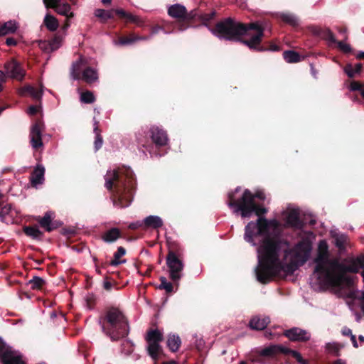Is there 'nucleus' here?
Segmentation results:
<instances>
[{
	"instance_id": "obj_55",
	"label": "nucleus",
	"mask_w": 364,
	"mask_h": 364,
	"mask_svg": "<svg viewBox=\"0 0 364 364\" xmlns=\"http://www.w3.org/2000/svg\"><path fill=\"white\" fill-rule=\"evenodd\" d=\"M6 43L9 46H15L16 44V41L13 38H8L6 40Z\"/></svg>"
},
{
	"instance_id": "obj_48",
	"label": "nucleus",
	"mask_w": 364,
	"mask_h": 364,
	"mask_svg": "<svg viewBox=\"0 0 364 364\" xmlns=\"http://www.w3.org/2000/svg\"><path fill=\"white\" fill-rule=\"evenodd\" d=\"M364 87V84L360 83L356 81H353L350 85V90L352 91H359L360 92L363 87Z\"/></svg>"
},
{
	"instance_id": "obj_19",
	"label": "nucleus",
	"mask_w": 364,
	"mask_h": 364,
	"mask_svg": "<svg viewBox=\"0 0 364 364\" xmlns=\"http://www.w3.org/2000/svg\"><path fill=\"white\" fill-rule=\"evenodd\" d=\"M151 138L157 146H164L168 142L166 133L158 127H152L150 129Z\"/></svg>"
},
{
	"instance_id": "obj_37",
	"label": "nucleus",
	"mask_w": 364,
	"mask_h": 364,
	"mask_svg": "<svg viewBox=\"0 0 364 364\" xmlns=\"http://www.w3.org/2000/svg\"><path fill=\"white\" fill-rule=\"evenodd\" d=\"M280 18L283 21L292 26H296L299 24V19L293 14H282L280 15Z\"/></svg>"
},
{
	"instance_id": "obj_42",
	"label": "nucleus",
	"mask_w": 364,
	"mask_h": 364,
	"mask_svg": "<svg viewBox=\"0 0 364 364\" xmlns=\"http://www.w3.org/2000/svg\"><path fill=\"white\" fill-rule=\"evenodd\" d=\"M97 17L107 20L113 17L112 11H106L104 9H97L95 12Z\"/></svg>"
},
{
	"instance_id": "obj_60",
	"label": "nucleus",
	"mask_w": 364,
	"mask_h": 364,
	"mask_svg": "<svg viewBox=\"0 0 364 364\" xmlns=\"http://www.w3.org/2000/svg\"><path fill=\"white\" fill-rule=\"evenodd\" d=\"M350 340L352 341V344H353V347L357 348L358 347V343H357V341H356L355 336L353 335V334L351 335Z\"/></svg>"
},
{
	"instance_id": "obj_7",
	"label": "nucleus",
	"mask_w": 364,
	"mask_h": 364,
	"mask_svg": "<svg viewBox=\"0 0 364 364\" xmlns=\"http://www.w3.org/2000/svg\"><path fill=\"white\" fill-rule=\"evenodd\" d=\"M87 61L82 58L73 64L70 75L73 79H82L87 83H92L98 80L97 69L87 66Z\"/></svg>"
},
{
	"instance_id": "obj_12",
	"label": "nucleus",
	"mask_w": 364,
	"mask_h": 364,
	"mask_svg": "<svg viewBox=\"0 0 364 364\" xmlns=\"http://www.w3.org/2000/svg\"><path fill=\"white\" fill-rule=\"evenodd\" d=\"M138 236L129 235L121 231V229H108L102 236V240L107 243H112L117 241L119 238H122L128 242H132L138 239Z\"/></svg>"
},
{
	"instance_id": "obj_9",
	"label": "nucleus",
	"mask_w": 364,
	"mask_h": 364,
	"mask_svg": "<svg viewBox=\"0 0 364 364\" xmlns=\"http://www.w3.org/2000/svg\"><path fill=\"white\" fill-rule=\"evenodd\" d=\"M312 250L311 243L309 241L300 242L294 250H289L285 248L284 252L285 256L291 254V259L299 267L303 266L309 259Z\"/></svg>"
},
{
	"instance_id": "obj_63",
	"label": "nucleus",
	"mask_w": 364,
	"mask_h": 364,
	"mask_svg": "<svg viewBox=\"0 0 364 364\" xmlns=\"http://www.w3.org/2000/svg\"><path fill=\"white\" fill-rule=\"evenodd\" d=\"M215 13L214 11H213V12H211V14L210 15H208V17H205L204 19L208 21V20L211 19L215 16Z\"/></svg>"
},
{
	"instance_id": "obj_18",
	"label": "nucleus",
	"mask_w": 364,
	"mask_h": 364,
	"mask_svg": "<svg viewBox=\"0 0 364 364\" xmlns=\"http://www.w3.org/2000/svg\"><path fill=\"white\" fill-rule=\"evenodd\" d=\"M0 359L2 364H26L22 356L16 354L11 348L4 352Z\"/></svg>"
},
{
	"instance_id": "obj_64",
	"label": "nucleus",
	"mask_w": 364,
	"mask_h": 364,
	"mask_svg": "<svg viewBox=\"0 0 364 364\" xmlns=\"http://www.w3.org/2000/svg\"><path fill=\"white\" fill-rule=\"evenodd\" d=\"M357 58H364V52H360L358 54Z\"/></svg>"
},
{
	"instance_id": "obj_57",
	"label": "nucleus",
	"mask_w": 364,
	"mask_h": 364,
	"mask_svg": "<svg viewBox=\"0 0 364 364\" xmlns=\"http://www.w3.org/2000/svg\"><path fill=\"white\" fill-rule=\"evenodd\" d=\"M264 336L268 339H272L274 338V334L270 330H266L264 332Z\"/></svg>"
},
{
	"instance_id": "obj_35",
	"label": "nucleus",
	"mask_w": 364,
	"mask_h": 364,
	"mask_svg": "<svg viewBox=\"0 0 364 364\" xmlns=\"http://www.w3.org/2000/svg\"><path fill=\"white\" fill-rule=\"evenodd\" d=\"M94 132L95 134V148L97 151L102 146L103 141L98 128V122L95 119L94 120Z\"/></svg>"
},
{
	"instance_id": "obj_8",
	"label": "nucleus",
	"mask_w": 364,
	"mask_h": 364,
	"mask_svg": "<svg viewBox=\"0 0 364 364\" xmlns=\"http://www.w3.org/2000/svg\"><path fill=\"white\" fill-rule=\"evenodd\" d=\"M145 340L148 343V354L154 360H157L162 353L160 343L164 340L163 333L158 329L150 328L147 331Z\"/></svg>"
},
{
	"instance_id": "obj_28",
	"label": "nucleus",
	"mask_w": 364,
	"mask_h": 364,
	"mask_svg": "<svg viewBox=\"0 0 364 364\" xmlns=\"http://www.w3.org/2000/svg\"><path fill=\"white\" fill-rule=\"evenodd\" d=\"M167 346L172 352H176L181 344V338L176 335H169L167 339Z\"/></svg>"
},
{
	"instance_id": "obj_52",
	"label": "nucleus",
	"mask_w": 364,
	"mask_h": 364,
	"mask_svg": "<svg viewBox=\"0 0 364 364\" xmlns=\"http://www.w3.org/2000/svg\"><path fill=\"white\" fill-rule=\"evenodd\" d=\"M39 46H40V48L45 52H48V53L52 52L50 50L49 43L48 41H42L40 43Z\"/></svg>"
},
{
	"instance_id": "obj_33",
	"label": "nucleus",
	"mask_w": 364,
	"mask_h": 364,
	"mask_svg": "<svg viewBox=\"0 0 364 364\" xmlns=\"http://www.w3.org/2000/svg\"><path fill=\"white\" fill-rule=\"evenodd\" d=\"M283 57L289 63H297L301 60V57L299 53L293 50L284 51Z\"/></svg>"
},
{
	"instance_id": "obj_47",
	"label": "nucleus",
	"mask_w": 364,
	"mask_h": 364,
	"mask_svg": "<svg viewBox=\"0 0 364 364\" xmlns=\"http://www.w3.org/2000/svg\"><path fill=\"white\" fill-rule=\"evenodd\" d=\"M338 48L344 53H348L351 51V48L349 44L344 41H338L337 42Z\"/></svg>"
},
{
	"instance_id": "obj_30",
	"label": "nucleus",
	"mask_w": 364,
	"mask_h": 364,
	"mask_svg": "<svg viewBox=\"0 0 364 364\" xmlns=\"http://www.w3.org/2000/svg\"><path fill=\"white\" fill-rule=\"evenodd\" d=\"M28 284H31V288L32 290H43L45 287L46 282V281L38 276H33V278L28 281Z\"/></svg>"
},
{
	"instance_id": "obj_44",
	"label": "nucleus",
	"mask_w": 364,
	"mask_h": 364,
	"mask_svg": "<svg viewBox=\"0 0 364 364\" xmlns=\"http://www.w3.org/2000/svg\"><path fill=\"white\" fill-rule=\"evenodd\" d=\"M9 214H12V207L11 205L7 204L4 205L0 212V218L1 220H4L6 219V216Z\"/></svg>"
},
{
	"instance_id": "obj_16",
	"label": "nucleus",
	"mask_w": 364,
	"mask_h": 364,
	"mask_svg": "<svg viewBox=\"0 0 364 364\" xmlns=\"http://www.w3.org/2000/svg\"><path fill=\"white\" fill-rule=\"evenodd\" d=\"M42 125L40 123L33 124L30 132L31 144L35 149L43 146Z\"/></svg>"
},
{
	"instance_id": "obj_59",
	"label": "nucleus",
	"mask_w": 364,
	"mask_h": 364,
	"mask_svg": "<svg viewBox=\"0 0 364 364\" xmlns=\"http://www.w3.org/2000/svg\"><path fill=\"white\" fill-rule=\"evenodd\" d=\"M342 333L344 336H351V335H353L352 331L350 328H343V331H342Z\"/></svg>"
},
{
	"instance_id": "obj_31",
	"label": "nucleus",
	"mask_w": 364,
	"mask_h": 364,
	"mask_svg": "<svg viewBox=\"0 0 364 364\" xmlns=\"http://www.w3.org/2000/svg\"><path fill=\"white\" fill-rule=\"evenodd\" d=\"M333 238L334 244L338 248L340 252L344 251L348 242V237L343 234H336L333 235Z\"/></svg>"
},
{
	"instance_id": "obj_56",
	"label": "nucleus",
	"mask_w": 364,
	"mask_h": 364,
	"mask_svg": "<svg viewBox=\"0 0 364 364\" xmlns=\"http://www.w3.org/2000/svg\"><path fill=\"white\" fill-rule=\"evenodd\" d=\"M70 18H66V20L64 23V25L62 27V29L65 32L68 28L70 26V21H69Z\"/></svg>"
},
{
	"instance_id": "obj_24",
	"label": "nucleus",
	"mask_w": 364,
	"mask_h": 364,
	"mask_svg": "<svg viewBox=\"0 0 364 364\" xmlns=\"http://www.w3.org/2000/svg\"><path fill=\"white\" fill-rule=\"evenodd\" d=\"M16 234L21 236L23 234L33 240H41L43 232L40 229H22L18 230Z\"/></svg>"
},
{
	"instance_id": "obj_29",
	"label": "nucleus",
	"mask_w": 364,
	"mask_h": 364,
	"mask_svg": "<svg viewBox=\"0 0 364 364\" xmlns=\"http://www.w3.org/2000/svg\"><path fill=\"white\" fill-rule=\"evenodd\" d=\"M344 347L343 344L338 343H328L326 344V351L333 356L339 357L341 350Z\"/></svg>"
},
{
	"instance_id": "obj_17",
	"label": "nucleus",
	"mask_w": 364,
	"mask_h": 364,
	"mask_svg": "<svg viewBox=\"0 0 364 364\" xmlns=\"http://www.w3.org/2000/svg\"><path fill=\"white\" fill-rule=\"evenodd\" d=\"M46 7L54 9L58 14L64 16L67 18H71L74 16V13L71 11V6L69 4H60V1H56L55 3L48 1V6Z\"/></svg>"
},
{
	"instance_id": "obj_20",
	"label": "nucleus",
	"mask_w": 364,
	"mask_h": 364,
	"mask_svg": "<svg viewBox=\"0 0 364 364\" xmlns=\"http://www.w3.org/2000/svg\"><path fill=\"white\" fill-rule=\"evenodd\" d=\"M269 323L270 318L268 316L261 317L255 316L250 319L249 326L251 329L262 331L264 330Z\"/></svg>"
},
{
	"instance_id": "obj_43",
	"label": "nucleus",
	"mask_w": 364,
	"mask_h": 364,
	"mask_svg": "<svg viewBox=\"0 0 364 364\" xmlns=\"http://www.w3.org/2000/svg\"><path fill=\"white\" fill-rule=\"evenodd\" d=\"M49 43L50 50L54 51L60 48L62 43V38L55 36L51 41H48Z\"/></svg>"
},
{
	"instance_id": "obj_15",
	"label": "nucleus",
	"mask_w": 364,
	"mask_h": 364,
	"mask_svg": "<svg viewBox=\"0 0 364 364\" xmlns=\"http://www.w3.org/2000/svg\"><path fill=\"white\" fill-rule=\"evenodd\" d=\"M162 219L156 215H149L143 221H136L131 223L128 228H141L145 225L146 228H161L163 226Z\"/></svg>"
},
{
	"instance_id": "obj_54",
	"label": "nucleus",
	"mask_w": 364,
	"mask_h": 364,
	"mask_svg": "<svg viewBox=\"0 0 364 364\" xmlns=\"http://www.w3.org/2000/svg\"><path fill=\"white\" fill-rule=\"evenodd\" d=\"M6 76H7V75H6V72L4 73V71L0 70V84L1 85H2V83L6 82Z\"/></svg>"
},
{
	"instance_id": "obj_36",
	"label": "nucleus",
	"mask_w": 364,
	"mask_h": 364,
	"mask_svg": "<svg viewBox=\"0 0 364 364\" xmlns=\"http://www.w3.org/2000/svg\"><path fill=\"white\" fill-rule=\"evenodd\" d=\"M149 37H141L134 34L129 37L122 38L119 41V45H128L140 40H148Z\"/></svg>"
},
{
	"instance_id": "obj_49",
	"label": "nucleus",
	"mask_w": 364,
	"mask_h": 364,
	"mask_svg": "<svg viewBox=\"0 0 364 364\" xmlns=\"http://www.w3.org/2000/svg\"><path fill=\"white\" fill-rule=\"evenodd\" d=\"M11 348L7 346L6 343L3 341L1 338H0V358H1V355L4 352L9 350Z\"/></svg>"
},
{
	"instance_id": "obj_58",
	"label": "nucleus",
	"mask_w": 364,
	"mask_h": 364,
	"mask_svg": "<svg viewBox=\"0 0 364 364\" xmlns=\"http://www.w3.org/2000/svg\"><path fill=\"white\" fill-rule=\"evenodd\" d=\"M338 31L341 33V34H343V38L345 39H347L348 36H347V28H338Z\"/></svg>"
},
{
	"instance_id": "obj_38",
	"label": "nucleus",
	"mask_w": 364,
	"mask_h": 364,
	"mask_svg": "<svg viewBox=\"0 0 364 364\" xmlns=\"http://www.w3.org/2000/svg\"><path fill=\"white\" fill-rule=\"evenodd\" d=\"M53 213L48 211L46 213L43 218H38V221L42 228H49L52 219L53 218Z\"/></svg>"
},
{
	"instance_id": "obj_23",
	"label": "nucleus",
	"mask_w": 364,
	"mask_h": 364,
	"mask_svg": "<svg viewBox=\"0 0 364 364\" xmlns=\"http://www.w3.org/2000/svg\"><path fill=\"white\" fill-rule=\"evenodd\" d=\"M168 14L176 18H183L186 16V8L180 4L171 6L168 10Z\"/></svg>"
},
{
	"instance_id": "obj_13",
	"label": "nucleus",
	"mask_w": 364,
	"mask_h": 364,
	"mask_svg": "<svg viewBox=\"0 0 364 364\" xmlns=\"http://www.w3.org/2000/svg\"><path fill=\"white\" fill-rule=\"evenodd\" d=\"M301 214L299 209L289 206L282 212V215L287 225L292 228H300Z\"/></svg>"
},
{
	"instance_id": "obj_46",
	"label": "nucleus",
	"mask_w": 364,
	"mask_h": 364,
	"mask_svg": "<svg viewBox=\"0 0 364 364\" xmlns=\"http://www.w3.org/2000/svg\"><path fill=\"white\" fill-rule=\"evenodd\" d=\"M77 229H60V234L68 239L77 233Z\"/></svg>"
},
{
	"instance_id": "obj_21",
	"label": "nucleus",
	"mask_w": 364,
	"mask_h": 364,
	"mask_svg": "<svg viewBox=\"0 0 364 364\" xmlns=\"http://www.w3.org/2000/svg\"><path fill=\"white\" fill-rule=\"evenodd\" d=\"M45 168L42 165H37L31 176V183L33 186L37 187L44 181Z\"/></svg>"
},
{
	"instance_id": "obj_26",
	"label": "nucleus",
	"mask_w": 364,
	"mask_h": 364,
	"mask_svg": "<svg viewBox=\"0 0 364 364\" xmlns=\"http://www.w3.org/2000/svg\"><path fill=\"white\" fill-rule=\"evenodd\" d=\"M126 255V250L123 247H119L114 253L113 259L109 262V264L113 267L118 266L120 264L126 262V259H120L122 257Z\"/></svg>"
},
{
	"instance_id": "obj_27",
	"label": "nucleus",
	"mask_w": 364,
	"mask_h": 364,
	"mask_svg": "<svg viewBox=\"0 0 364 364\" xmlns=\"http://www.w3.org/2000/svg\"><path fill=\"white\" fill-rule=\"evenodd\" d=\"M43 23L47 29L50 31H55L59 26L58 19L49 14L45 16Z\"/></svg>"
},
{
	"instance_id": "obj_6",
	"label": "nucleus",
	"mask_w": 364,
	"mask_h": 364,
	"mask_svg": "<svg viewBox=\"0 0 364 364\" xmlns=\"http://www.w3.org/2000/svg\"><path fill=\"white\" fill-rule=\"evenodd\" d=\"M281 354L291 355L300 364H309L307 360L302 358L300 353L282 345H270L261 349L255 358V361L260 364H270L271 360L277 359Z\"/></svg>"
},
{
	"instance_id": "obj_53",
	"label": "nucleus",
	"mask_w": 364,
	"mask_h": 364,
	"mask_svg": "<svg viewBox=\"0 0 364 364\" xmlns=\"http://www.w3.org/2000/svg\"><path fill=\"white\" fill-rule=\"evenodd\" d=\"M326 38L328 41H330L331 43H337L333 33L331 31H328L327 35H326Z\"/></svg>"
},
{
	"instance_id": "obj_50",
	"label": "nucleus",
	"mask_w": 364,
	"mask_h": 364,
	"mask_svg": "<svg viewBox=\"0 0 364 364\" xmlns=\"http://www.w3.org/2000/svg\"><path fill=\"white\" fill-rule=\"evenodd\" d=\"M103 287L107 291H110L112 287V284L109 277H106L103 282Z\"/></svg>"
},
{
	"instance_id": "obj_51",
	"label": "nucleus",
	"mask_w": 364,
	"mask_h": 364,
	"mask_svg": "<svg viewBox=\"0 0 364 364\" xmlns=\"http://www.w3.org/2000/svg\"><path fill=\"white\" fill-rule=\"evenodd\" d=\"M40 106L31 105L28 107L27 113L30 115H34L40 110Z\"/></svg>"
},
{
	"instance_id": "obj_14",
	"label": "nucleus",
	"mask_w": 364,
	"mask_h": 364,
	"mask_svg": "<svg viewBox=\"0 0 364 364\" xmlns=\"http://www.w3.org/2000/svg\"><path fill=\"white\" fill-rule=\"evenodd\" d=\"M283 335L291 341L306 342L310 340L311 334L306 330L298 327H293L284 331Z\"/></svg>"
},
{
	"instance_id": "obj_4",
	"label": "nucleus",
	"mask_w": 364,
	"mask_h": 364,
	"mask_svg": "<svg viewBox=\"0 0 364 364\" xmlns=\"http://www.w3.org/2000/svg\"><path fill=\"white\" fill-rule=\"evenodd\" d=\"M125 181L120 178V173L115 169L108 170L105 176V187L108 190L115 188L114 204L119 208H125L131 204L133 191L135 188V180L129 169L126 170Z\"/></svg>"
},
{
	"instance_id": "obj_5",
	"label": "nucleus",
	"mask_w": 364,
	"mask_h": 364,
	"mask_svg": "<svg viewBox=\"0 0 364 364\" xmlns=\"http://www.w3.org/2000/svg\"><path fill=\"white\" fill-rule=\"evenodd\" d=\"M98 323L102 332L112 341H119L129 334L128 319L119 308H107L99 317Z\"/></svg>"
},
{
	"instance_id": "obj_2",
	"label": "nucleus",
	"mask_w": 364,
	"mask_h": 364,
	"mask_svg": "<svg viewBox=\"0 0 364 364\" xmlns=\"http://www.w3.org/2000/svg\"><path fill=\"white\" fill-rule=\"evenodd\" d=\"M210 31L218 38L230 41H242L250 49L263 50L260 43L264 35V25L262 22L244 24L227 18L218 23L215 28Z\"/></svg>"
},
{
	"instance_id": "obj_34",
	"label": "nucleus",
	"mask_w": 364,
	"mask_h": 364,
	"mask_svg": "<svg viewBox=\"0 0 364 364\" xmlns=\"http://www.w3.org/2000/svg\"><path fill=\"white\" fill-rule=\"evenodd\" d=\"M362 67V64L360 63H358L355 66H353L351 64H348L345 67L344 72L349 77H353L355 74L360 73Z\"/></svg>"
},
{
	"instance_id": "obj_32",
	"label": "nucleus",
	"mask_w": 364,
	"mask_h": 364,
	"mask_svg": "<svg viewBox=\"0 0 364 364\" xmlns=\"http://www.w3.org/2000/svg\"><path fill=\"white\" fill-rule=\"evenodd\" d=\"M316 217L311 213H301L300 219V228L307 225H314L316 224Z\"/></svg>"
},
{
	"instance_id": "obj_40",
	"label": "nucleus",
	"mask_w": 364,
	"mask_h": 364,
	"mask_svg": "<svg viewBox=\"0 0 364 364\" xmlns=\"http://www.w3.org/2000/svg\"><path fill=\"white\" fill-rule=\"evenodd\" d=\"M80 100L85 103H92L95 101V97L92 92L85 91L81 93Z\"/></svg>"
},
{
	"instance_id": "obj_41",
	"label": "nucleus",
	"mask_w": 364,
	"mask_h": 364,
	"mask_svg": "<svg viewBox=\"0 0 364 364\" xmlns=\"http://www.w3.org/2000/svg\"><path fill=\"white\" fill-rule=\"evenodd\" d=\"M114 12L119 15L121 18L127 19V21L136 22V17L133 16L131 14H128L125 12L123 9H116L114 10Z\"/></svg>"
},
{
	"instance_id": "obj_62",
	"label": "nucleus",
	"mask_w": 364,
	"mask_h": 364,
	"mask_svg": "<svg viewBox=\"0 0 364 364\" xmlns=\"http://www.w3.org/2000/svg\"><path fill=\"white\" fill-rule=\"evenodd\" d=\"M160 29H161L160 27H156V28H153L152 31H151V36L156 34V33H158V31Z\"/></svg>"
},
{
	"instance_id": "obj_61",
	"label": "nucleus",
	"mask_w": 364,
	"mask_h": 364,
	"mask_svg": "<svg viewBox=\"0 0 364 364\" xmlns=\"http://www.w3.org/2000/svg\"><path fill=\"white\" fill-rule=\"evenodd\" d=\"M329 364H346V361L343 359H337L334 361L329 363Z\"/></svg>"
},
{
	"instance_id": "obj_39",
	"label": "nucleus",
	"mask_w": 364,
	"mask_h": 364,
	"mask_svg": "<svg viewBox=\"0 0 364 364\" xmlns=\"http://www.w3.org/2000/svg\"><path fill=\"white\" fill-rule=\"evenodd\" d=\"M161 284L158 287V289L162 290L164 289L167 293L170 294L173 291V287L171 282L167 281L164 277H160Z\"/></svg>"
},
{
	"instance_id": "obj_10",
	"label": "nucleus",
	"mask_w": 364,
	"mask_h": 364,
	"mask_svg": "<svg viewBox=\"0 0 364 364\" xmlns=\"http://www.w3.org/2000/svg\"><path fill=\"white\" fill-rule=\"evenodd\" d=\"M166 264L169 269L171 280L174 282H178L181 278V272L184 265L173 250H168L166 255Z\"/></svg>"
},
{
	"instance_id": "obj_11",
	"label": "nucleus",
	"mask_w": 364,
	"mask_h": 364,
	"mask_svg": "<svg viewBox=\"0 0 364 364\" xmlns=\"http://www.w3.org/2000/svg\"><path fill=\"white\" fill-rule=\"evenodd\" d=\"M4 68L9 77L21 81L25 77V70L21 67V64L14 59L6 62Z\"/></svg>"
},
{
	"instance_id": "obj_22",
	"label": "nucleus",
	"mask_w": 364,
	"mask_h": 364,
	"mask_svg": "<svg viewBox=\"0 0 364 364\" xmlns=\"http://www.w3.org/2000/svg\"><path fill=\"white\" fill-rule=\"evenodd\" d=\"M19 95L23 96L26 93H28L31 95V97L36 100H41L43 96V87L41 86L40 90H36L34 87L31 85H27L24 87H22L18 91Z\"/></svg>"
},
{
	"instance_id": "obj_1",
	"label": "nucleus",
	"mask_w": 364,
	"mask_h": 364,
	"mask_svg": "<svg viewBox=\"0 0 364 364\" xmlns=\"http://www.w3.org/2000/svg\"><path fill=\"white\" fill-rule=\"evenodd\" d=\"M281 229H245V239L258 247V265L256 268L257 279L262 284L269 283L274 277L282 274L291 275L299 267L291 258L289 263L279 259L282 246L287 245L271 230L279 233Z\"/></svg>"
},
{
	"instance_id": "obj_3",
	"label": "nucleus",
	"mask_w": 364,
	"mask_h": 364,
	"mask_svg": "<svg viewBox=\"0 0 364 364\" xmlns=\"http://www.w3.org/2000/svg\"><path fill=\"white\" fill-rule=\"evenodd\" d=\"M241 189L240 187L235 188L234 192L228 193V206L232 209L234 213H240L242 218L250 217L253 213L258 216L257 226L255 228H279V222L276 219L267 220L262 216L267 212V209L257 205L255 198L264 200L266 197L262 191H257L252 194L249 190H245L242 195H239Z\"/></svg>"
},
{
	"instance_id": "obj_25",
	"label": "nucleus",
	"mask_w": 364,
	"mask_h": 364,
	"mask_svg": "<svg viewBox=\"0 0 364 364\" xmlns=\"http://www.w3.org/2000/svg\"><path fill=\"white\" fill-rule=\"evenodd\" d=\"M18 28L15 21H9L0 26V36H6L14 33Z\"/></svg>"
},
{
	"instance_id": "obj_45",
	"label": "nucleus",
	"mask_w": 364,
	"mask_h": 364,
	"mask_svg": "<svg viewBox=\"0 0 364 364\" xmlns=\"http://www.w3.org/2000/svg\"><path fill=\"white\" fill-rule=\"evenodd\" d=\"M86 305L90 309H92L94 308L96 304V298L95 296L92 294H88L85 298Z\"/></svg>"
}]
</instances>
